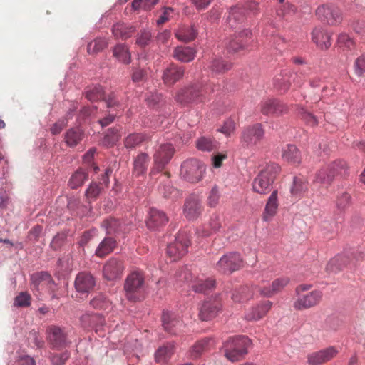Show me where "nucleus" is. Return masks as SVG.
Returning a JSON list of instances; mask_svg holds the SVG:
<instances>
[{"instance_id":"4d7b16f0","label":"nucleus","mask_w":365,"mask_h":365,"mask_svg":"<svg viewBox=\"0 0 365 365\" xmlns=\"http://www.w3.org/2000/svg\"><path fill=\"white\" fill-rule=\"evenodd\" d=\"M120 138V130L116 127L110 128L104 135L103 143L106 146H112L119 140Z\"/></svg>"},{"instance_id":"473e14b6","label":"nucleus","mask_w":365,"mask_h":365,"mask_svg":"<svg viewBox=\"0 0 365 365\" xmlns=\"http://www.w3.org/2000/svg\"><path fill=\"white\" fill-rule=\"evenodd\" d=\"M149 160L148 153H139L133 160V174L136 177L145 175L147 172Z\"/></svg>"},{"instance_id":"f8f14e48","label":"nucleus","mask_w":365,"mask_h":365,"mask_svg":"<svg viewBox=\"0 0 365 365\" xmlns=\"http://www.w3.org/2000/svg\"><path fill=\"white\" fill-rule=\"evenodd\" d=\"M46 339L52 349H61L66 347L70 342L64 329L58 326L51 325L47 328Z\"/></svg>"},{"instance_id":"423d86ee","label":"nucleus","mask_w":365,"mask_h":365,"mask_svg":"<svg viewBox=\"0 0 365 365\" xmlns=\"http://www.w3.org/2000/svg\"><path fill=\"white\" fill-rule=\"evenodd\" d=\"M265 136V130L260 123L249 125L243 128L240 136L243 148H252L259 144Z\"/></svg>"},{"instance_id":"5fc2aeb1","label":"nucleus","mask_w":365,"mask_h":365,"mask_svg":"<svg viewBox=\"0 0 365 365\" xmlns=\"http://www.w3.org/2000/svg\"><path fill=\"white\" fill-rule=\"evenodd\" d=\"M145 140V135L134 133L128 135L124 140V145L126 148L132 149L140 145Z\"/></svg>"},{"instance_id":"37998d69","label":"nucleus","mask_w":365,"mask_h":365,"mask_svg":"<svg viewBox=\"0 0 365 365\" xmlns=\"http://www.w3.org/2000/svg\"><path fill=\"white\" fill-rule=\"evenodd\" d=\"M88 173L79 168L71 176L68 185L71 189H77L88 180Z\"/></svg>"},{"instance_id":"a878e982","label":"nucleus","mask_w":365,"mask_h":365,"mask_svg":"<svg viewBox=\"0 0 365 365\" xmlns=\"http://www.w3.org/2000/svg\"><path fill=\"white\" fill-rule=\"evenodd\" d=\"M354 258L355 256H354L353 252L350 254L344 252L338 255L329 262L328 268L332 272H336L342 269L348 265H351V264H353V266H355V263L354 262Z\"/></svg>"},{"instance_id":"a19ab883","label":"nucleus","mask_w":365,"mask_h":365,"mask_svg":"<svg viewBox=\"0 0 365 365\" xmlns=\"http://www.w3.org/2000/svg\"><path fill=\"white\" fill-rule=\"evenodd\" d=\"M197 35V31L194 27L191 26H182L175 33L176 38L184 42H189L193 41Z\"/></svg>"},{"instance_id":"5701e85b","label":"nucleus","mask_w":365,"mask_h":365,"mask_svg":"<svg viewBox=\"0 0 365 365\" xmlns=\"http://www.w3.org/2000/svg\"><path fill=\"white\" fill-rule=\"evenodd\" d=\"M81 326L86 329H95L98 332L105 324L104 317L98 313H86L80 318Z\"/></svg>"},{"instance_id":"4c0bfd02","label":"nucleus","mask_w":365,"mask_h":365,"mask_svg":"<svg viewBox=\"0 0 365 365\" xmlns=\"http://www.w3.org/2000/svg\"><path fill=\"white\" fill-rule=\"evenodd\" d=\"M329 168V172L332 175V180L340 175L344 176L347 175L349 167L346 161L344 160H336L327 165Z\"/></svg>"},{"instance_id":"de8ad7c7","label":"nucleus","mask_w":365,"mask_h":365,"mask_svg":"<svg viewBox=\"0 0 365 365\" xmlns=\"http://www.w3.org/2000/svg\"><path fill=\"white\" fill-rule=\"evenodd\" d=\"M90 305L96 309L107 310L111 308L110 301L102 293L96 294L90 301Z\"/></svg>"},{"instance_id":"c85d7f7f","label":"nucleus","mask_w":365,"mask_h":365,"mask_svg":"<svg viewBox=\"0 0 365 365\" xmlns=\"http://www.w3.org/2000/svg\"><path fill=\"white\" fill-rule=\"evenodd\" d=\"M278 207V190L274 189L271 192L266 202L262 215L263 220L266 222L269 221L277 214Z\"/></svg>"},{"instance_id":"6e6d98bb","label":"nucleus","mask_w":365,"mask_h":365,"mask_svg":"<svg viewBox=\"0 0 365 365\" xmlns=\"http://www.w3.org/2000/svg\"><path fill=\"white\" fill-rule=\"evenodd\" d=\"M71 353L68 350H65L61 353H50L48 359L51 365H65L66 361L70 359Z\"/></svg>"},{"instance_id":"72a5a7b5","label":"nucleus","mask_w":365,"mask_h":365,"mask_svg":"<svg viewBox=\"0 0 365 365\" xmlns=\"http://www.w3.org/2000/svg\"><path fill=\"white\" fill-rule=\"evenodd\" d=\"M84 130L79 126L68 129L64 134L66 144L69 147H75L84 138Z\"/></svg>"},{"instance_id":"b1692460","label":"nucleus","mask_w":365,"mask_h":365,"mask_svg":"<svg viewBox=\"0 0 365 365\" xmlns=\"http://www.w3.org/2000/svg\"><path fill=\"white\" fill-rule=\"evenodd\" d=\"M184 73L185 68L183 66L170 63L164 70L162 78L165 85L173 86L183 77Z\"/></svg>"},{"instance_id":"4be33fe9","label":"nucleus","mask_w":365,"mask_h":365,"mask_svg":"<svg viewBox=\"0 0 365 365\" xmlns=\"http://www.w3.org/2000/svg\"><path fill=\"white\" fill-rule=\"evenodd\" d=\"M312 40L321 50H327L331 46V34L322 26H316L312 31Z\"/></svg>"},{"instance_id":"aec40b11","label":"nucleus","mask_w":365,"mask_h":365,"mask_svg":"<svg viewBox=\"0 0 365 365\" xmlns=\"http://www.w3.org/2000/svg\"><path fill=\"white\" fill-rule=\"evenodd\" d=\"M168 222V217L162 210L152 207L150 209L148 217L146 220V225L150 230H159Z\"/></svg>"},{"instance_id":"e433bc0d","label":"nucleus","mask_w":365,"mask_h":365,"mask_svg":"<svg viewBox=\"0 0 365 365\" xmlns=\"http://www.w3.org/2000/svg\"><path fill=\"white\" fill-rule=\"evenodd\" d=\"M282 158L289 163L299 165L302 162L301 152L294 145H287L283 150Z\"/></svg>"},{"instance_id":"a211bd4d","label":"nucleus","mask_w":365,"mask_h":365,"mask_svg":"<svg viewBox=\"0 0 365 365\" xmlns=\"http://www.w3.org/2000/svg\"><path fill=\"white\" fill-rule=\"evenodd\" d=\"M123 262L115 257L110 258L103 267V277L109 281L120 278L124 270Z\"/></svg>"},{"instance_id":"f257e3e1","label":"nucleus","mask_w":365,"mask_h":365,"mask_svg":"<svg viewBox=\"0 0 365 365\" xmlns=\"http://www.w3.org/2000/svg\"><path fill=\"white\" fill-rule=\"evenodd\" d=\"M252 346V340L247 336H237L229 338L223 343L225 356L232 362L243 359Z\"/></svg>"},{"instance_id":"ea45409f","label":"nucleus","mask_w":365,"mask_h":365,"mask_svg":"<svg viewBox=\"0 0 365 365\" xmlns=\"http://www.w3.org/2000/svg\"><path fill=\"white\" fill-rule=\"evenodd\" d=\"M113 54L118 61L129 64L131 61L130 53L125 43H118L113 48Z\"/></svg>"},{"instance_id":"2f4dec72","label":"nucleus","mask_w":365,"mask_h":365,"mask_svg":"<svg viewBox=\"0 0 365 365\" xmlns=\"http://www.w3.org/2000/svg\"><path fill=\"white\" fill-rule=\"evenodd\" d=\"M108 235H119L125 230V225L120 220L109 217L105 219L101 224Z\"/></svg>"},{"instance_id":"4468645a","label":"nucleus","mask_w":365,"mask_h":365,"mask_svg":"<svg viewBox=\"0 0 365 365\" xmlns=\"http://www.w3.org/2000/svg\"><path fill=\"white\" fill-rule=\"evenodd\" d=\"M316 15L322 21L335 26L343 19L341 11L334 5H322L316 10Z\"/></svg>"},{"instance_id":"0eeeda50","label":"nucleus","mask_w":365,"mask_h":365,"mask_svg":"<svg viewBox=\"0 0 365 365\" xmlns=\"http://www.w3.org/2000/svg\"><path fill=\"white\" fill-rule=\"evenodd\" d=\"M205 164L195 158L187 159L181 164L180 175L190 182L200 181L205 173Z\"/></svg>"},{"instance_id":"79ce46f5","label":"nucleus","mask_w":365,"mask_h":365,"mask_svg":"<svg viewBox=\"0 0 365 365\" xmlns=\"http://www.w3.org/2000/svg\"><path fill=\"white\" fill-rule=\"evenodd\" d=\"M163 176L166 177V180L161 182L160 185L158 186L159 193L165 198L176 197L178 191L170 184V181L168 180V173H165Z\"/></svg>"},{"instance_id":"cd10ccee","label":"nucleus","mask_w":365,"mask_h":365,"mask_svg":"<svg viewBox=\"0 0 365 365\" xmlns=\"http://www.w3.org/2000/svg\"><path fill=\"white\" fill-rule=\"evenodd\" d=\"M175 344L174 341L166 342L159 346L155 352V361L157 363H167L175 353Z\"/></svg>"},{"instance_id":"f3484780","label":"nucleus","mask_w":365,"mask_h":365,"mask_svg":"<svg viewBox=\"0 0 365 365\" xmlns=\"http://www.w3.org/2000/svg\"><path fill=\"white\" fill-rule=\"evenodd\" d=\"M252 33L250 29L240 31L235 38L230 41L227 48L230 53H235L247 49L252 43Z\"/></svg>"},{"instance_id":"39448f33","label":"nucleus","mask_w":365,"mask_h":365,"mask_svg":"<svg viewBox=\"0 0 365 365\" xmlns=\"http://www.w3.org/2000/svg\"><path fill=\"white\" fill-rule=\"evenodd\" d=\"M145 283V277L142 271L138 269L130 273L124 283V290L127 299L130 302L140 300V292Z\"/></svg>"},{"instance_id":"20e7f679","label":"nucleus","mask_w":365,"mask_h":365,"mask_svg":"<svg viewBox=\"0 0 365 365\" xmlns=\"http://www.w3.org/2000/svg\"><path fill=\"white\" fill-rule=\"evenodd\" d=\"M175 153V149L173 145L170 143H160L155 148L153 165L149 173L151 178H153L155 175L160 173L165 168Z\"/></svg>"},{"instance_id":"f03ea898","label":"nucleus","mask_w":365,"mask_h":365,"mask_svg":"<svg viewBox=\"0 0 365 365\" xmlns=\"http://www.w3.org/2000/svg\"><path fill=\"white\" fill-rule=\"evenodd\" d=\"M279 171L280 167L278 164L268 163L253 180V191L260 195L272 192L274 190L273 183Z\"/></svg>"},{"instance_id":"9b49d317","label":"nucleus","mask_w":365,"mask_h":365,"mask_svg":"<svg viewBox=\"0 0 365 365\" xmlns=\"http://www.w3.org/2000/svg\"><path fill=\"white\" fill-rule=\"evenodd\" d=\"M222 309L220 294L205 300L199 307L198 317L201 321H210L216 317Z\"/></svg>"},{"instance_id":"6ab92c4d","label":"nucleus","mask_w":365,"mask_h":365,"mask_svg":"<svg viewBox=\"0 0 365 365\" xmlns=\"http://www.w3.org/2000/svg\"><path fill=\"white\" fill-rule=\"evenodd\" d=\"M215 344L213 337H204L197 340L189 349L187 356L190 359H200L205 353L209 351Z\"/></svg>"},{"instance_id":"6e6552de","label":"nucleus","mask_w":365,"mask_h":365,"mask_svg":"<svg viewBox=\"0 0 365 365\" xmlns=\"http://www.w3.org/2000/svg\"><path fill=\"white\" fill-rule=\"evenodd\" d=\"M96 279L88 272H78L74 280V288L76 297L85 299L88 294L94 289Z\"/></svg>"},{"instance_id":"7ed1b4c3","label":"nucleus","mask_w":365,"mask_h":365,"mask_svg":"<svg viewBox=\"0 0 365 365\" xmlns=\"http://www.w3.org/2000/svg\"><path fill=\"white\" fill-rule=\"evenodd\" d=\"M214 91L210 84H192L180 89L176 95V101L184 105L200 103L205 99L209 93L214 92Z\"/></svg>"},{"instance_id":"412c9836","label":"nucleus","mask_w":365,"mask_h":365,"mask_svg":"<svg viewBox=\"0 0 365 365\" xmlns=\"http://www.w3.org/2000/svg\"><path fill=\"white\" fill-rule=\"evenodd\" d=\"M260 110L263 115L279 116L287 113L288 108L279 100L272 98L262 101L260 104Z\"/></svg>"},{"instance_id":"69168bd1","label":"nucleus","mask_w":365,"mask_h":365,"mask_svg":"<svg viewBox=\"0 0 365 365\" xmlns=\"http://www.w3.org/2000/svg\"><path fill=\"white\" fill-rule=\"evenodd\" d=\"M354 71L358 77H365V53L357 57L354 63Z\"/></svg>"},{"instance_id":"e2e57ef3","label":"nucleus","mask_w":365,"mask_h":365,"mask_svg":"<svg viewBox=\"0 0 365 365\" xmlns=\"http://www.w3.org/2000/svg\"><path fill=\"white\" fill-rule=\"evenodd\" d=\"M31 304V294L27 292H21L14 299V306L29 307Z\"/></svg>"},{"instance_id":"49530a36","label":"nucleus","mask_w":365,"mask_h":365,"mask_svg":"<svg viewBox=\"0 0 365 365\" xmlns=\"http://www.w3.org/2000/svg\"><path fill=\"white\" fill-rule=\"evenodd\" d=\"M103 96V88L98 84L87 87L85 91L86 98L91 102L102 100Z\"/></svg>"},{"instance_id":"7c9ffc66","label":"nucleus","mask_w":365,"mask_h":365,"mask_svg":"<svg viewBox=\"0 0 365 365\" xmlns=\"http://www.w3.org/2000/svg\"><path fill=\"white\" fill-rule=\"evenodd\" d=\"M272 306V302L266 301L253 307L245 315V319L247 321H257L262 319L269 312Z\"/></svg>"},{"instance_id":"1a4fd4ad","label":"nucleus","mask_w":365,"mask_h":365,"mask_svg":"<svg viewBox=\"0 0 365 365\" xmlns=\"http://www.w3.org/2000/svg\"><path fill=\"white\" fill-rule=\"evenodd\" d=\"M190 245V240L185 232H179L173 242L168 244L167 254L173 261H177L187 252Z\"/></svg>"},{"instance_id":"9d476101","label":"nucleus","mask_w":365,"mask_h":365,"mask_svg":"<svg viewBox=\"0 0 365 365\" xmlns=\"http://www.w3.org/2000/svg\"><path fill=\"white\" fill-rule=\"evenodd\" d=\"M242 267V259L240 253L237 252H228L220 257L216 264L218 272L231 274L239 270Z\"/></svg>"},{"instance_id":"13d9d810","label":"nucleus","mask_w":365,"mask_h":365,"mask_svg":"<svg viewBox=\"0 0 365 365\" xmlns=\"http://www.w3.org/2000/svg\"><path fill=\"white\" fill-rule=\"evenodd\" d=\"M307 190V184L302 178L294 176L293 178V183L290 188V192L292 196L299 197Z\"/></svg>"},{"instance_id":"680f3d73","label":"nucleus","mask_w":365,"mask_h":365,"mask_svg":"<svg viewBox=\"0 0 365 365\" xmlns=\"http://www.w3.org/2000/svg\"><path fill=\"white\" fill-rule=\"evenodd\" d=\"M336 44L344 51H351L355 47L354 39L346 33H341L338 36Z\"/></svg>"},{"instance_id":"c756f323","label":"nucleus","mask_w":365,"mask_h":365,"mask_svg":"<svg viewBox=\"0 0 365 365\" xmlns=\"http://www.w3.org/2000/svg\"><path fill=\"white\" fill-rule=\"evenodd\" d=\"M117 247L116 240L110 236L104 237L98 244L96 250L95 255L99 258H104L112 253Z\"/></svg>"},{"instance_id":"f704fd0d","label":"nucleus","mask_w":365,"mask_h":365,"mask_svg":"<svg viewBox=\"0 0 365 365\" xmlns=\"http://www.w3.org/2000/svg\"><path fill=\"white\" fill-rule=\"evenodd\" d=\"M196 54L195 48L190 46H177L175 48L173 56L179 61L188 63L192 61Z\"/></svg>"},{"instance_id":"338daca9","label":"nucleus","mask_w":365,"mask_h":365,"mask_svg":"<svg viewBox=\"0 0 365 365\" xmlns=\"http://www.w3.org/2000/svg\"><path fill=\"white\" fill-rule=\"evenodd\" d=\"M351 203V197L348 192H343L338 195L336 199V207L339 210H345L350 206Z\"/></svg>"},{"instance_id":"c9c22d12","label":"nucleus","mask_w":365,"mask_h":365,"mask_svg":"<svg viewBox=\"0 0 365 365\" xmlns=\"http://www.w3.org/2000/svg\"><path fill=\"white\" fill-rule=\"evenodd\" d=\"M232 63L223 59L221 57H215L209 62L208 68L210 71L215 74H222L230 70Z\"/></svg>"},{"instance_id":"a18cd8bd","label":"nucleus","mask_w":365,"mask_h":365,"mask_svg":"<svg viewBox=\"0 0 365 365\" xmlns=\"http://www.w3.org/2000/svg\"><path fill=\"white\" fill-rule=\"evenodd\" d=\"M175 279L177 283L180 286L184 284H192L194 282V277L191 270L188 267L185 266L180 268L175 274Z\"/></svg>"},{"instance_id":"bf43d9fd","label":"nucleus","mask_w":365,"mask_h":365,"mask_svg":"<svg viewBox=\"0 0 365 365\" xmlns=\"http://www.w3.org/2000/svg\"><path fill=\"white\" fill-rule=\"evenodd\" d=\"M314 181L321 184L329 185L333 182L332 175L329 172V168L327 165L319 169L315 174Z\"/></svg>"},{"instance_id":"0e129e2a","label":"nucleus","mask_w":365,"mask_h":365,"mask_svg":"<svg viewBox=\"0 0 365 365\" xmlns=\"http://www.w3.org/2000/svg\"><path fill=\"white\" fill-rule=\"evenodd\" d=\"M299 114L301 119L308 125L313 127L318 125L319 120L317 117L305 110L304 108H300L299 109Z\"/></svg>"},{"instance_id":"c03bdc74","label":"nucleus","mask_w":365,"mask_h":365,"mask_svg":"<svg viewBox=\"0 0 365 365\" xmlns=\"http://www.w3.org/2000/svg\"><path fill=\"white\" fill-rule=\"evenodd\" d=\"M253 297V292L247 286L240 287L236 289L232 294V299L235 302H244L252 299Z\"/></svg>"},{"instance_id":"393cba45","label":"nucleus","mask_w":365,"mask_h":365,"mask_svg":"<svg viewBox=\"0 0 365 365\" xmlns=\"http://www.w3.org/2000/svg\"><path fill=\"white\" fill-rule=\"evenodd\" d=\"M162 325L168 333L177 334V327L180 324V317L174 312L163 310L161 316Z\"/></svg>"},{"instance_id":"58836bf2","label":"nucleus","mask_w":365,"mask_h":365,"mask_svg":"<svg viewBox=\"0 0 365 365\" xmlns=\"http://www.w3.org/2000/svg\"><path fill=\"white\" fill-rule=\"evenodd\" d=\"M216 282L212 278L194 280L192 289L196 293L205 294L215 287Z\"/></svg>"},{"instance_id":"603ef678","label":"nucleus","mask_w":365,"mask_h":365,"mask_svg":"<svg viewBox=\"0 0 365 365\" xmlns=\"http://www.w3.org/2000/svg\"><path fill=\"white\" fill-rule=\"evenodd\" d=\"M103 189V187L101 186L98 182H91L89 186L85 191L86 202L88 203H91L92 201L96 200L101 195Z\"/></svg>"},{"instance_id":"052dcab7","label":"nucleus","mask_w":365,"mask_h":365,"mask_svg":"<svg viewBox=\"0 0 365 365\" xmlns=\"http://www.w3.org/2000/svg\"><path fill=\"white\" fill-rule=\"evenodd\" d=\"M152 34L148 29H142L136 35L135 44L140 48H145L150 44Z\"/></svg>"},{"instance_id":"774afa93","label":"nucleus","mask_w":365,"mask_h":365,"mask_svg":"<svg viewBox=\"0 0 365 365\" xmlns=\"http://www.w3.org/2000/svg\"><path fill=\"white\" fill-rule=\"evenodd\" d=\"M196 146L200 150L210 152L215 148V143L211 138L201 137L197 140Z\"/></svg>"},{"instance_id":"bb28decb","label":"nucleus","mask_w":365,"mask_h":365,"mask_svg":"<svg viewBox=\"0 0 365 365\" xmlns=\"http://www.w3.org/2000/svg\"><path fill=\"white\" fill-rule=\"evenodd\" d=\"M111 31L116 39L127 40L136 31V27L133 24L118 22L113 25Z\"/></svg>"},{"instance_id":"8fccbe9b","label":"nucleus","mask_w":365,"mask_h":365,"mask_svg":"<svg viewBox=\"0 0 365 365\" xmlns=\"http://www.w3.org/2000/svg\"><path fill=\"white\" fill-rule=\"evenodd\" d=\"M31 282L34 288L38 289L41 283L45 284V282H48V283L53 284V278L51 275L47 272H39L31 275Z\"/></svg>"},{"instance_id":"ddd939ff","label":"nucleus","mask_w":365,"mask_h":365,"mask_svg":"<svg viewBox=\"0 0 365 365\" xmlns=\"http://www.w3.org/2000/svg\"><path fill=\"white\" fill-rule=\"evenodd\" d=\"M339 352V350L334 346H329L311 352L307 356V364L308 365H324L335 358Z\"/></svg>"},{"instance_id":"09e8293b","label":"nucleus","mask_w":365,"mask_h":365,"mask_svg":"<svg viewBox=\"0 0 365 365\" xmlns=\"http://www.w3.org/2000/svg\"><path fill=\"white\" fill-rule=\"evenodd\" d=\"M228 16L227 21L230 22L234 20L235 22H240L245 18V11L242 4H236L228 8Z\"/></svg>"},{"instance_id":"864d4df0","label":"nucleus","mask_w":365,"mask_h":365,"mask_svg":"<svg viewBox=\"0 0 365 365\" xmlns=\"http://www.w3.org/2000/svg\"><path fill=\"white\" fill-rule=\"evenodd\" d=\"M108 46V41L104 38H96L88 43L87 51L90 55H95Z\"/></svg>"},{"instance_id":"dca6fc26","label":"nucleus","mask_w":365,"mask_h":365,"mask_svg":"<svg viewBox=\"0 0 365 365\" xmlns=\"http://www.w3.org/2000/svg\"><path fill=\"white\" fill-rule=\"evenodd\" d=\"M202 205L201 200L195 195H189L185 200L183 214L190 221L196 220L202 214Z\"/></svg>"},{"instance_id":"2eb2a0df","label":"nucleus","mask_w":365,"mask_h":365,"mask_svg":"<svg viewBox=\"0 0 365 365\" xmlns=\"http://www.w3.org/2000/svg\"><path fill=\"white\" fill-rule=\"evenodd\" d=\"M322 296V292L317 289L299 295L293 303V307L298 311L310 309L320 303Z\"/></svg>"},{"instance_id":"3c124183","label":"nucleus","mask_w":365,"mask_h":365,"mask_svg":"<svg viewBox=\"0 0 365 365\" xmlns=\"http://www.w3.org/2000/svg\"><path fill=\"white\" fill-rule=\"evenodd\" d=\"M210 230L203 228L200 232V235L203 237H208L213 233L217 232L222 227L220 217L217 215H212L208 222Z\"/></svg>"}]
</instances>
